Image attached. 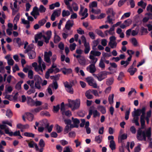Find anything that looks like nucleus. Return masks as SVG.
Wrapping results in <instances>:
<instances>
[{
  "label": "nucleus",
  "instance_id": "412c9836",
  "mask_svg": "<svg viewBox=\"0 0 152 152\" xmlns=\"http://www.w3.org/2000/svg\"><path fill=\"white\" fill-rule=\"evenodd\" d=\"M86 80L88 84L90 86H92L94 83H93L94 79L92 77H87L86 78Z\"/></svg>",
  "mask_w": 152,
  "mask_h": 152
},
{
  "label": "nucleus",
  "instance_id": "f704fd0d",
  "mask_svg": "<svg viewBox=\"0 0 152 152\" xmlns=\"http://www.w3.org/2000/svg\"><path fill=\"white\" fill-rule=\"evenodd\" d=\"M85 49L84 50V52L85 54H88L90 50V48L89 45V44L88 43V44L84 45Z\"/></svg>",
  "mask_w": 152,
  "mask_h": 152
},
{
  "label": "nucleus",
  "instance_id": "8fccbe9b",
  "mask_svg": "<svg viewBox=\"0 0 152 152\" xmlns=\"http://www.w3.org/2000/svg\"><path fill=\"white\" fill-rule=\"evenodd\" d=\"M35 91V90L34 88V87L31 88L28 90L27 93L28 94L30 95L31 94L34 93Z\"/></svg>",
  "mask_w": 152,
  "mask_h": 152
},
{
  "label": "nucleus",
  "instance_id": "864d4df0",
  "mask_svg": "<svg viewBox=\"0 0 152 152\" xmlns=\"http://www.w3.org/2000/svg\"><path fill=\"white\" fill-rule=\"evenodd\" d=\"M141 144H139L137 146L135 147L134 149V152H140L141 150Z\"/></svg>",
  "mask_w": 152,
  "mask_h": 152
},
{
  "label": "nucleus",
  "instance_id": "0e129e2a",
  "mask_svg": "<svg viewBox=\"0 0 152 152\" xmlns=\"http://www.w3.org/2000/svg\"><path fill=\"white\" fill-rule=\"evenodd\" d=\"M132 42L134 46H137L138 44L137 40L135 38H133L132 39Z\"/></svg>",
  "mask_w": 152,
  "mask_h": 152
},
{
  "label": "nucleus",
  "instance_id": "5fc2aeb1",
  "mask_svg": "<svg viewBox=\"0 0 152 152\" xmlns=\"http://www.w3.org/2000/svg\"><path fill=\"white\" fill-rule=\"evenodd\" d=\"M56 128L58 133H60L62 131V128L58 124L56 125Z\"/></svg>",
  "mask_w": 152,
  "mask_h": 152
},
{
  "label": "nucleus",
  "instance_id": "bf43d9fd",
  "mask_svg": "<svg viewBox=\"0 0 152 152\" xmlns=\"http://www.w3.org/2000/svg\"><path fill=\"white\" fill-rule=\"evenodd\" d=\"M46 20L43 18L38 21V23L40 25V26H43L44 24L46 22Z\"/></svg>",
  "mask_w": 152,
  "mask_h": 152
},
{
  "label": "nucleus",
  "instance_id": "f3484780",
  "mask_svg": "<svg viewBox=\"0 0 152 152\" xmlns=\"http://www.w3.org/2000/svg\"><path fill=\"white\" fill-rule=\"evenodd\" d=\"M72 120L74 124L75 125V126L76 128H78V124L80 122L79 120L77 118H75L73 117H72Z\"/></svg>",
  "mask_w": 152,
  "mask_h": 152
},
{
  "label": "nucleus",
  "instance_id": "603ef678",
  "mask_svg": "<svg viewBox=\"0 0 152 152\" xmlns=\"http://www.w3.org/2000/svg\"><path fill=\"white\" fill-rule=\"evenodd\" d=\"M127 137V136L126 134H122L120 137H119L118 138V140L120 139L121 140H125Z\"/></svg>",
  "mask_w": 152,
  "mask_h": 152
},
{
  "label": "nucleus",
  "instance_id": "6e6552de",
  "mask_svg": "<svg viewBox=\"0 0 152 152\" xmlns=\"http://www.w3.org/2000/svg\"><path fill=\"white\" fill-rule=\"evenodd\" d=\"M71 22L70 20H68L66 22L65 26V28L66 29L69 30L74 25L73 21H72V23H71Z\"/></svg>",
  "mask_w": 152,
  "mask_h": 152
},
{
  "label": "nucleus",
  "instance_id": "423d86ee",
  "mask_svg": "<svg viewBox=\"0 0 152 152\" xmlns=\"http://www.w3.org/2000/svg\"><path fill=\"white\" fill-rule=\"evenodd\" d=\"M134 110H135V111H134V114H132L133 117H139L138 116L140 115L142 112V108L141 109H137L136 110V109L134 108Z\"/></svg>",
  "mask_w": 152,
  "mask_h": 152
},
{
  "label": "nucleus",
  "instance_id": "de8ad7c7",
  "mask_svg": "<svg viewBox=\"0 0 152 152\" xmlns=\"http://www.w3.org/2000/svg\"><path fill=\"white\" fill-rule=\"evenodd\" d=\"M72 5L73 10L75 11H77L78 9V6L77 4L75 2H73L72 3Z\"/></svg>",
  "mask_w": 152,
  "mask_h": 152
},
{
  "label": "nucleus",
  "instance_id": "79ce46f5",
  "mask_svg": "<svg viewBox=\"0 0 152 152\" xmlns=\"http://www.w3.org/2000/svg\"><path fill=\"white\" fill-rule=\"evenodd\" d=\"M132 20L130 19H128L124 21V23H125L126 26H129L132 23Z\"/></svg>",
  "mask_w": 152,
  "mask_h": 152
},
{
  "label": "nucleus",
  "instance_id": "4c0bfd02",
  "mask_svg": "<svg viewBox=\"0 0 152 152\" xmlns=\"http://www.w3.org/2000/svg\"><path fill=\"white\" fill-rule=\"evenodd\" d=\"M46 10V8L42 5H40L39 10L40 13L45 12Z\"/></svg>",
  "mask_w": 152,
  "mask_h": 152
},
{
  "label": "nucleus",
  "instance_id": "20e7f679",
  "mask_svg": "<svg viewBox=\"0 0 152 152\" xmlns=\"http://www.w3.org/2000/svg\"><path fill=\"white\" fill-rule=\"evenodd\" d=\"M107 73V71H105L100 72L98 74V80L101 81L106 77Z\"/></svg>",
  "mask_w": 152,
  "mask_h": 152
},
{
  "label": "nucleus",
  "instance_id": "f03ea898",
  "mask_svg": "<svg viewBox=\"0 0 152 152\" xmlns=\"http://www.w3.org/2000/svg\"><path fill=\"white\" fill-rule=\"evenodd\" d=\"M68 104L67 105L68 107L71 108L72 111H74L78 109L80 105V101L79 99H77L75 100H72L68 99Z\"/></svg>",
  "mask_w": 152,
  "mask_h": 152
},
{
  "label": "nucleus",
  "instance_id": "1a4fd4ad",
  "mask_svg": "<svg viewBox=\"0 0 152 152\" xmlns=\"http://www.w3.org/2000/svg\"><path fill=\"white\" fill-rule=\"evenodd\" d=\"M86 69L88 71L89 70V72L90 73H93L96 71V68L95 65H90L89 66H87L86 68Z\"/></svg>",
  "mask_w": 152,
  "mask_h": 152
},
{
  "label": "nucleus",
  "instance_id": "0eeeda50",
  "mask_svg": "<svg viewBox=\"0 0 152 152\" xmlns=\"http://www.w3.org/2000/svg\"><path fill=\"white\" fill-rule=\"evenodd\" d=\"M35 101L30 96L27 97V103L28 105L31 107L34 106Z\"/></svg>",
  "mask_w": 152,
  "mask_h": 152
},
{
  "label": "nucleus",
  "instance_id": "a878e982",
  "mask_svg": "<svg viewBox=\"0 0 152 152\" xmlns=\"http://www.w3.org/2000/svg\"><path fill=\"white\" fill-rule=\"evenodd\" d=\"M90 54L94 56H99L101 55V53L99 51L91 50L90 52Z\"/></svg>",
  "mask_w": 152,
  "mask_h": 152
},
{
  "label": "nucleus",
  "instance_id": "e433bc0d",
  "mask_svg": "<svg viewBox=\"0 0 152 152\" xmlns=\"http://www.w3.org/2000/svg\"><path fill=\"white\" fill-rule=\"evenodd\" d=\"M24 135L26 137L34 138V137L35 135L31 133L25 132L24 133Z\"/></svg>",
  "mask_w": 152,
  "mask_h": 152
},
{
  "label": "nucleus",
  "instance_id": "69168bd1",
  "mask_svg": "<svg viewBox=\"0 0 152 152\" xmlns=\"http://www.w3.org/2000/svg\"><path fill=\"white\" fill-rule=\"evenodd\" d=\"M97 6V3L96 1H94L89 5L90 7H94Z\"/></svg>",
  "mask_w": 152,
  "mask_h": 152
},
{
  "label": "nucleus",
  "instance_id": "680f3d73",
  "mask_svg": "<svg viewBox=\"0 0 152 152\" xmlns=\"http://www.w3.org/2000/svg\"><path fill=\"white\" fill-rule=\"evenodd\" d=\"M33 72L31 70H30L28 71V77L30 79H32L33 78Z\"/></svg>",
  "mask_w": 152,
  "mask_h": 152
},
{
  "label": "nucleus",
  "instance_id": "cd10ccee",
  "mask_svg": "<svg viewBox=\"0 0 152 152\" xmlns=\"http://www.w3.org/2000/svg\"><path fill=\"white\" fill-rule=\"evenodd\" d=\"M114 94H112L111 95H110L108 97V100L109 103L110 104H112L113 103V99Z\"/></svg>",
  "mask_w": 152,
  "mask_h": 152
},
{
  "label": "nucleus",
  "instance_id": "774afa93",
  "mask_svg": "<svg viewBox=\"0 0 152 152\" xmlns=\"http://www.w3.org/2000/svg\"><path fill=\"white\" fill-rule=\"evenodd\" d=\"M88 35L92 39H95V35L93 32L92 31L89 32L88 33Z\"/></svg>",
  "mask_w": 152,
  "mask_h": 152
},
{
  "label": "nucleus",
  "instance_id": "393cba45",
  "mask_svg": "<svg viewBox=\"0 0 152 152\" xmlns=\"http://www.w3.org/2000/svg\"><path fill=\"white\" fill-rule=\"evenodd\" d=\"M102 136L100 135L96 136L95 138V141L97 143L99 144L101 143L102 141Z\"/></svg>",
  "mask_w": 152,
  "mask_h": 152
},
{
  "label": "nucleus",
  "instance_id": "2eb2a0df",
  "mask_svg": "<svg viewBox=\"0 0 152 152\" xmlns=\"http://www.w3.org/2000/svg\"><path fill=\"white\" fill-rule=\"evenodd\" d=\"M29 58L33 59L36 57V53L34 50L31 51L28 53Z\"/></svg>",
  "mask_w": 152,
  "mask_h": 152
},
{
  "label": "nucleus",
  "instance_id": "5701e85b",
  "mask_svg": "<svg viewBox=\"0 0 152 152\" xmlns=\"http://www.w3.org/2000/svg\"><path fill=\"white\" fill-rule=\"evenodd\" d=\"M146 5V3L144 2L142 0L138 2L137 3V5L138 6L141 7L143 9L145 8Z\"/></svg>",
  "mask_w": 152,
  "mask_h": 152
},
{
  "label": "nucleus",
  "instance_id": "ea45409f",
  "mask_svg": "<svg viewBox=\"0 0 152 152\" xmlns=\"http://www.w3.org/2000/svg\"><path fill=\"white\" fill-rule=\"evenodd\" d=\"M55 34H56V33H55ZM61 39V38L59 36L57 35H55L54 37V42L55 43H57L59 42Z\"/></svg>",
  "mask_w": 152,
  "mask_h": 152
},
{
  "label": "nucleus",
  "instance_id": "2f4dec72",
  "mask_svg": "<svg viewBox=\"0 0 152 152\" xmlns=\"http://www.w3.org/2000/svg\"><path fill=\"white\" fill-rule=\"evenodd\" d=\"M139 117H134L132 121V122L135 123L137 126H139L140 124L138 122Z\"/></svg>",
  "mask_w": 152,
  "mask_h": 152
},
{
  "label": "nucleus",
  "instance_id": "4be33fe9",
  "mask_svg": "<svg viewBox=\"0 0 152 152\" xmlns=\"http://www.w3.org/2000/svg\"><path fill=\"white\" fill-rule=\"evenodd\" d=\"M91 90H89L86 91L85 93V96L87 99H91L93 98V96L90 94Z\"/></svg>",
  "mask_w": 152,
  "mask_h": 152
},
{
  "label": "nucleus",
  "instance_id": "09e8293b",
  "mask_svg": "<svg viewBox=\"0 0 152 152\" xmlns=\"http://www.w3.org/2000/svg\"><path fill=\"white\" fill-rule=\"evenodd\" d=\"M48 123H47V121L46 120H43L42 121H40V125L43 126H44L45 128V125L47 124H48Z\"/></svg>",
  "mask_w": 152,
  "mask_h": 152
},
{
  "label": "nucleus",
  "instance_id": "c756f323",
  "mask_svg": "<svg viewBox=\"0 0 152 152\" xmlns=\"http://www.w3.org/2000/svg\"><path fill=\"white\" fill-rule=\"evenodd\" d=\"M141 35H144V33L147 34L148 31L147 29L145 28L143 26H142L140 28Z\"/></svg>",
  "mask_w": 152,
  "mask_h": 152
},
{
  "label": "nucleus",
  "instance_id": "37998d69",
  "mask_svg": "<svg viewBox=\"0 0 152 152\" xmlns=\"http://www.w3.org/2000/svg\"><path fill=\"white\" fill-rule=\"evenodd\" d=\"M95 32L98 35L102 37H104L103 33L101 30L96 29L95 30Z\"/></svg>",
  "mask_w": 152,
  "mask_h": 152
},
{
  "label": "nucleus",
  "instance_id": "c85d7f7f",
  "mask_svg": "<svg viewBox=\"0 0 152 152\" xmlns=\"http://www.w3.org/2000/svg\"><path fill=\"white\" fill-rule=\"evenodd\" d=\"M103 57H102L100 60V61L99 64V66L103 69H104L105 67V64L104 63L103 61Z\"/></svg>",
  "mask_w": 152,
  "mask_h": 152
},
{
  "label": "nucleus",
  "instance_id": "72a5a7b5",
  "mask_svg": "<svg viewBox=\"0 0 152 152\" xmlns=\"http://www.w3.org/2000/svg\"><path fill=\"white\" fill-rule=\"evenodd\" d=\"M60 76V75L58 74L55 76L53 75L51 76L50 78L51 79L53 80L56 81V80H59Z\"/></svg>",
  "mask_w": 152,
  "mask_h": 152
},
{
  "label": "nucleus",
  "instance_id": "bb28decb",
  "mask_svg": "<svg viewBox=\"0 0 152 152\" xmlns=\"http://www.w3.org/2000/svg\"><path fill=\"white\" fill-rule=\"evenodd\" d=\"M23 83V81H20L18 82L16 85L15 88L18 90H19L21 89V85Z\"/></svg>",
  "mask_w": 152,
  "mask_h": 152
},
{
  "label": "nucleus",
  "instance_id": "c03bdc74",
  "mask_svg": "<svg viewBox=\"0 0 152 152\" xmlns=\"http://www.w3.org/2000/svg\"><path fill=\"white\" fill-rule=\"evenodd\" d=\"M61 113L62 115H64V112L65 111V108L64 103V102H62L61 103Z\"/></svg>",
  "mask_w": 152,
  "mask_h": 152
},
{
  "label": "nucleus",
  "instance_id": "7c9ffc66",
  "mask_svg": "<svg viewBox=\"0 0 152 152\" xmlns=\"http://www.w3.org/2000/svg\"><path fill=\"white\" fill-rule=\"evenodd\" d=\"M27 119L29 121H32L34 118V115L31 113H27Z\"/></svg>",
  "mask_w": 152,
  "mask_h": 152
},
{
  "label": "nucleus",
  "instance_id": "3c124183",
  "mask_svg": "<svg viewBox=\"0 0 152 152\" xmlns=\"http://www.w3.org/2000/svg\"><path fill=\"white\" fill-rule=\"evenodd\" d=\"M35 70L37 72H38L39 71H41L42 72H43V69L42 67L41 64H39L36 68H35Z\"/></svg>",
  "mask_w": 152,
  "mask_h": 152
},
{
  "label": "nucleus",
  "instance_id": "6ab92c4d",
  "mask_svg": "<svg viewBox=\"0 0 152 152\" xmlns=\"http://www.w3.org/2000/svg\"><path fill=\"white\" fill-rule=\"evenodd\" d=\"M62 72L64 75H66L67 74H70L72 72V70L71 69H67L65 68H64L62 69Z\"/></svg>",
  "mask_w": 152,
  "mask_h": 152
},
{
  "label": "nucleus",
  "instance_id": "aec40b11",
  "mask_svg": "<svg viewBox=\"0 0 152 152\" xmlns=\"http://www.w3.org/2000/svg\"><path fill=\"white\" fill-rule=\"evenodd\" d=\"M114 79L113 77H111L107 79L106 84L108 86L112 85L113 83Z\"/></svg>",
  "mask_w": 152,
  "mask_h": 152
},
{
  "label": "nucleus",
  "instance_id": "4d7b16f0",
  "mask_svg": "<svg viewBox=\"0 0 152 152\" xmlns=\"http://www.w3.org/2000/svg\"><path fill=\"white\" fill-rule=\"evenodd\" d=\"M27 84L29 85L30 87H34V81L33 80H28L26 82Z\"/></svg>",
  "mask_w": 152,
  "mask_h": 152
},
{
  "label": "nucleus",
  "instance_id": "f257e3e1",
  "mask_svg": "<svg viewBox=\"0 0 152 152\" xmlns=\"http://www.w3.org/2000/svg\"><path fill=\"white\" fill-rule=\"evenodd\" d=\"M141 128H139L137 131V138L138 140L146 141V137L149 141L152 140L151 129L149 128L146 130L142 131L141 129H143L145 124V120L140 119Z\"/></svg>",
  "mask_w": 152,
  "mask_h": 152
},
{
  "label": "nucleus",
  "instance_id": "4468645a",
  "mask_svg": "<svg viewBox=\"0 0 152 152\" xmlns=\"http://www.w3.org/2000/svg\"><path fill=\"white\" fill-rule=\"evenodd\" d=\"M48 106H46L45 107H44L43 106H39L37 108H35L34 110L32 111V112L34 111L36 113H38L40 110L43 109H47Z\"/></svg>",
  "mask_w": 152,
  "mask_h": 152
},
{
  "label": "nucleus",
  "instance_id": "473e14b6",
  "mask_svg": "<svg viewBox=\"0 0 152 152\" xmlns=\"http://www.w3.org/2000/svg\"><path fill=\"white\" fill-rule=\"evenodd\" d=\"M70 15V13L68 10L66 11L65 10H63L62 12V16L64 17L65 16H68Z\"/></svg>",
  "mask_w": 152,
  "mask_h": 152
},
{
  "label": "nucleus",
  "instance_id": "338daca9",
  "mask_svg": "<svg viewBox=\"0 0 152 152\" xmlns=\"http://www.w3.org/2000/svg\"><path fill=\"white\" fill-rule=\"evenodd\" d=\"M124 76V74L123 72H120L118 78V80H121L122 78Z\"/></svg>",
  "mask_w": 152,
  "mask_h": 152
},
{
  "label": "nucleus",
  "instance_id": "9b49d317",
  "mask_svg": "<svg viewBox=\"0 0 152 152\" xmlns=\"http://www.w3.org/2000/svg\"><path fill=\"white\" fill-rule=\"evenodd\" d=\"M137 71V69L136 68H134L132 67V66H130L128 69L127 71L130 73V75H133Z\"/></svg>",
  "mask_w": 152,
  "mask_h": 152
},
{
  "label": "nucleus",
  "instance_id": "dca6fc26",
  "mask_svg": "<svg viewBox=\"0 0 152 152\" xmlns=\"http://www.w3.org/2000/svg\"><path fill=\"white\" fill-rule=\"evenodd\" d=\"M146 109L145 107H143L142 108V115L140 116V119L145 120V110Z\"/></svg>",
  "mask_w": 152,
  "mask_h": 152
},
{
  "label": "nucleus",
  "instance_id": "ddd939ff",
  "mask_svg": "<svg viewBox=\"0 0 152 152\" xmlns=\"http://www.w3.org/2000/svg\"><path fill=\"white\" fill-rule=\"evenodd\" d=\"M43 35L42 33L40 32L37 34L35 36V43H37L39 39H41L42 37L43 38Z\"/></svg>",
  "mask_w": 152,
  "mask_h": 152
},
{
  "label": "nucleus",
  "instance_id": "a18cd8bd",
  "mask_svg": "<svg viewBox=\"0 0 152 152\" xmlns=\"http://www.w3.org/2000/svg\"><path fill=\"white\" fill-rule=\"evenodd\" d=\"M53 127V125H51L49 126V124L48 123V124H47L45 125V128H47L48 129V132L50 133L51 132L52 130V128Z\"/></svg>",
  "mask_w": 152,
  "mask_h": 152
},
{
  "label": "nucleus",
  "instance_id": "7ed1b4c3",
  "mask_svg": "<svg viewBox=\"0 0 152 152\" xmlns=\"http://www.w3.org/2000/svg\"><path fill=\"white\" fill-rule=\"evenodd\" d=\"M64 87L66 88V90L69 93L71 94L73 93V88L72 87V85L71 83H69L67 81L64 83Z\"/></svg>",
  "mask_w": 152,
  "mask_h": 152
},
{
  "label": "nucleus",
  "instance_id": "052dcab7",
  "mask_svg": "<svg viewBox=\"0 0 152 152\" xmlns=\"http://www.w3.org/2000/svg\"><path fill=\"white\" fill-rule=\"evenodd\" d=\"M4 131L6 134H9L10 136L12 137L13 136V132H10L8 128H6L4 129Z\"/></svg>",
  "mask_w": 152,
  "mask_h": 152
},
{
  "label": "nucleus",
  "instance_id": "49530a36",
  "mask_svg": "<svg viewBox=\"0 0 152 152\" xmlns=\"http://www.w3.org/2000/svg\"><path fill=\"white\" fill-rule=\"evenodd\" d=\"M129 62L127 61H124L122 60L121 62V65H124V67H126L129 64Z\"/></svg>",
  "mask_w": 152,
  "mask_h": 152
},
{
  "label": "nucleus",
  "instance_id": "39448f33",
  "mask_svg": "<svg viewBox=\"0 0 152 152\" xmlns=\"http://www.w3.org/2000/svg\"><path fill=\"white\" fill-rule=\"evenodd\" d=\"M61 13V10L60 9L57 10H55L53 12L51 16V20L52 21H54L55 19L56 16H59Z\"/></svg>",
  "mask_w": 152,
  "mask_h": 152
},
{
  "label": "nucleus",
  "instance_id": "9d476101",
  "mask_svg": "<svg viewBox=\"0 0 152 152\" xmlns=\"http://www.w3.org/2000/svg\"><path fill=\"white\" fill-rule=\"evenodd\" d=\"M78 61L80 64L83 66H85L86 65V61L85 58L82 56L77 59Z\"/></svg>",
  "mask_w": 152,
  "mask_h": 152
},
{
  "label": "nucleus",
  "instance_id": "c9c22d12",
  "mask_svg": "<svg viewBox=\"0 0 152 152\" xmlns=\"http://www.w3.org/2000/svg\"><path fill=\"white\" fill-rule=\"evenodd\" d=\"M117 43L116 42H109L108 45L110 46L112 48H115L117 46Z\"/></svg>",
  "mask_w": 152,
  "mask_h": 152
},
{
  "label": "nucleus",
  "instance_id": "a19ab883",
  "mask_svg": "<svg viewBox=\"0 0 152 152\" xmlns=\"http://www.w3.org/2000/svg\"><path fill=\"white\" fill-rule=\"evenodd\" d=\"M92 114L93 115V117L94 118L96 117H99L100 115V113L96 110L93 111Z\"/></svg>",
  "mask_w": 152,
  "mask_h": 152
},
{
  "label": "nucleus",
  "instance_id": "e2e57ef3",
  "mask_svg": "<svg viewBox=\"0 0 152 152\" xmlns=\"http://www.w3.org/2000/svg\"><path fill=\"white\" fill-rule=\"evenodd\" d=\"M81 38L82 42L84 43V45L88 44V43H87L86 39L84 35H82Z\"/></svg>",
  "mask_w": 152,
  "mask_h": 152
},
{
  "label": "nucleus",
  "instance_id": "58836bf2",
  "mask_svg": "<svg viewBox=\"0 0 152 152\" xmlns=\"http://www.w3.org/2000/svg\"><path fill=\"white\" fill-rule=\"evenodd\" d=\"M6 115L8 118H11L12 115V113L10 109H8L6 113Z\"/></svg>",
  "mask_w": 152,
  "mask_h": 152
},
{
  "label": "nucleus",
  "instance_id": "6e6d98bb",
  "mask_svg": "<svg viewBox=\"0 0 152 152\" xmlns=\"http://www.w3.org/2000/svg\"><path fill=\"white\" fill-rule=\"evenodd\" d=\"M39 145L41 148H43L45 146V143L43 139H41L39 142Z\"/></svg>",
  "mask_w": 152,
  "mask_h": 152
},
{
  "label": "nucleus",
  "instance_id": "b1692460",
  "mask_svg": "<svg viewBox=\"0 0 152 152\" xmlns=\"http://www.w3.org/2000/svg\"><path fill=\"white\" fill-rule=\"evenodd\" d=\"M109 147L112 151L115 149V141L113 140L110 141Z\"/></svg>",
  "mask_w": 152,
  "mask_h": 152
},
{
  "label": "nucleus",
  "instance_id": "f8f14e48",
  "mask_svg": "<svg viewBox=\"0 0 152 152\" xmlns=\"http://www.w3.org/2000/svg\"><path fill=\"white\" fill-rule=\"evenodd\" d=\"M49 87L53 89L56 90L58 87V85L57 81H53V83L49 85Z\"/></svg>",
  "mask_w": 152,
  "mask_h": 152
},
{
  "label": "nucleus",
  "instance_id": "13d9d810",
  "mask_svg": "<svg viewBox=\"0 0 152 152\" xmlns=\"http://www.w3.org/2000/svg\"><path fill=\"white\" fill-rule=\"evenodd\" d=\"M76 46V45L75 43H73L72 44L70 45L69 48L70 50L72 51L74 50Z\"/></svg>",
  "mask_w": 152,
  "mask_h": 152
},
{
  "label": "nucleus",
  "instance_id": "a211bd4d",
  "mask_svg": "<svg viewBox=\"0 0 152 152\" xmlns=\"http://www.w3.org/2000/svg\"><path fill=\"white\" fill-rule=\"evenodd\" d=\"M97 109L103 114H104L106 113V108L103 106L99 105Z\"/></svg>",
  "mask_w": 152,
  "mask_h": 152
}]
</instances>
